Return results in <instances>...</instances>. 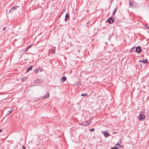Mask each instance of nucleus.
<instances>
[{"instance_id": "nucleus-21", "label": "nucleus", "mask_w": 149, "mask_h": 149, "mask_svg": "<svg viewBox=\"0 0 149 149\" xmlns=\"http://www.w3.org/2000/svg\"><path fill=\"white\" fill-rule=\"evenodd\" d=\"M132 3H130V6H129L130 7H132Z\"/></svg>"}, {"instance_id": "nucleus-27", "label": "nucleus", "mask_w": 149, "mask_h": 149, "mask_svg": "<svg viewBox=\"0 0 149 149\" xmlns=\"http://www.w3.org/2000/svg\"><path fill=\"white\" fill-rule=\"evenodd\" d=\"M6 27H4V28H3V30H5V29H6Z\"/></svg>"}, {"instance_id": "nucleus-23", "label": "nucleus", "mask_w": 149, "mask_h": 149, "mask_svg": "<svg viewBox=\"0 0 149 149\" xmlns=\"http://www.w3.org/2000/svg\"><path fill=\"white\" fill-rule=\"evenodd\" d=\"M25 78V77H24V78H22L21 79V80L22 81H23L24 80V79Z\"/></svg>"}, {"instance_id": "nucleus-7", "label": "nucleus", "mask_w": 149, "mask_h": 149, "mask_svg": "<svg viewBox=\"0 0 149 149\" xmlns=\"http://www.w3.org/2000/svg\"><path fill=\"white\" fill-rule=\"evenodd\" d=\"M69 15L67 13L65 15V18L64 19L65 21V22H66V21L68 20V18Z\"/></svg>"}, {"instance_id": "nucleus-18", "label": "nucleus", "mask_w": 149, "mask_h": 149, "mask_svg": "<svg viewBox=\"0 0 149 149\" xmlns=\"http://www.w3.org/2000/svg\"><path fill=\"white\" fill-rule=\"evenodd\" d=\"M121 142H122L121 140V139H120V140H119L118 143H119L120 144V143H121Z\"/></svg>"}, {"instance_id": "nucleus-26", "label": "nucleus", "mask_w": 149, "mask_h": 149, "mask_svg": "<svg viewBox=\"0 0 149 149\" xmlns=\"http://www.w3.org/2000/svg\"><path fill=\"white\" fill-rule=\"evenodd\" d=\"M142 60H139V62H142Z\"/></svg>"}, {"instance_id": "nucleus-12", "label": "nucleus", "mask_w": 149, "mask_h": 149, "mask_svg": "<svg viewBox=\"0 0 149 149\" xmlns=\"http://www.w3.org/2000/svg\"><path fill=\"white\" fill-rule=\"evenodd\" d=\"M13 109H12L11 110H10L8 111V112L7 113V114H6V115H8L11 112H12L13 110Z\"/></svg>"}, {"instance_id": "nucleus-15", "label": "nucleus", "mask_w": 149, "mask_h": 149, "mask_svg": "<svg viewBox=\"0 0 149 149\" xmlns=\"http://www.w3.org/2000/svg\"><path fill=\"white\" fill-rule=\"evenodd\" d=\"M88 95L87 94H82L81 96H87Z\"/></svg>"}, {"instance_id": "nucleus-24", "label": "nucleus", "mask_w": 149, "mask_h": 149, "mask_svg": "<svg viewBox=\"0 0 149 149\" xmlns=\"http://www.w3.org/2000/svg\"><path fill=\"white\" fill-rule=\"evenodd\" d=\"M22 149H26L24 147V146H22Z\"/></svg>"}, {"instance_id": "nucleus-25", "label": "nucleus", "mask_w": 149, "mask_h": 149, "mask_svg": "<svg viewBox=\"0 0 149 149\" xmlns=\"http://www.w3.org/2000/svg\"><path fill=\"white\" fill-rule=\"evenodd\" d=\"M53 52H52V54H54V52L55 51V49H53Z\"/></svg>"}, {"instance_id": "nucleus-20", "label": "nucleus", "mask_w": 149, "mask_h": 149, "mask_svg": "<svg viewBox=\"0 0 149 149\" xmlns=\"http://www.w3.org/2000/svg\"><path fill=\"white\" fill-rule=\"evenodd\" d=\"M94 128H92V129H91L90 130V131H94Z\"/></svg>"}, {"instance_id": "nucleus-29", "label": "nucleus", "mask_w": 149, "mask_h": 149, "mask_svg": "<svg viewBox=\"0 0 149 149\" xmlns=\"http://www.w3.org/2000/svg\"><path fill=\"white\" fill-rule=\"evenodd\" d=\"M28 49H27V48H26V50L25 51H27Z\"/></svg>"}, {"instance_id": "nucleus-30", "label": "nucleus", "mask_w": 149, "mask_h": 149, "mask_svg": "<svg viewBox=\"0 0 149 149\" xmlns=\"http://www.w3.org/2000/svg\"><path fill=\"white\" fill-rule=\"evenodd\" d=\"M36 71H38V70H37V69H36Z\"/></svg>"}, {"instance_id": "nucleus-6", "label": "nucleus", "mask_w": 149, "mask_h": 149, "mask_svg": "<svg viewBox=\"0 0 149 149\" xmlns=\"http://www.w3.org/2000/svg\"><path fill=\"white\" fill-rule=\"evenodd\" d=\"M104 136L105 137H107L108 136H109V133L107 132H104Z\"/></svg>"}, {"instance_id": "nucleus-10", "label": "nucleus", "mask_w": 149, "mask_h": 149, "mask_svg": "<svg viewBox=\"0 0 149 149\" xmlns=\"http://www.w3.org/2000/svg\"><path fill=\"white\" fill-rule=\"evenodd\" d=\"M66 79V78L65 77H63L62 78V81L63 82L65 81Z\"/></svg>"}, {"instance_id": "nucleus-22", "label": "nucleus", "mask_w": 149, "mask_h": 149, "mask_svg": "<svg viewBox=\"0 0 149 149\" xmlns=\"http://www.w3.org/2000/svg\"><path fill=\"white\" fill-rule=\"evenodd\" d=\"M113 133L114 134H117V132H113Z\"/></svg>"}, {"instance_id": "nucleus-5", "label": "nucleus", "mask_w": 149, "mask_h": 149, "mask_svg": "<svg viewBox=\"0 0 149 149\" xmlns=\"http://www.w3.org/2000/svg\"><path fill=\"white\" fill-rule=\"evenodd\" d=\"M32 67L33 66L32 65H30L29 67H28L26 71V72H27L31 70L32 69Z\"/></svg>"}, {"instance_id": "nucleus-1", "label": "nucleus", "mask_w": 149, "mask_h": 149, "mask_svg": "<svg viewBox=\"0 0 149 149\" xmlns=\"http://www.w3.org/2000/svg\"><path fill=\"white\" fill-rule=\"evenodd\" d=\"M145 117V116L142 113H141L138 116L139 119L141 120H143Z\"/></svg>"}, {"instance_id": "nucleus-9", "label": "nucleus", "mask_w": 149, "mask_h": 149, "mask_svg": "<svg viewBox=\"0 0 149 149\" xmlns=\"http://www.w3.org/2000/svg\"><path fill=\"white\" fill-rule=\"evenodd\" d=\"M142 62L144 63H148V60L147 59H145V60H143Z\"/></svg>"}, {"instance_id": "nucleus-17", "label": "nucleus", "mask_w": 149, "mask_h": 149, "mask_svg": "<svg viewBox=\"0 0 149 149\" xmlns=\"http://www.w3.org/2000/svg\"><path fill=\"white\" fill-rule=\"evenodd\" d=\"M118 149V147L116 148V147H114L113 148H111V149Z\"/></svg>"}, {"instance_id": "nucleus-19", "label": "nucleus", "mask_w": 149, "mask_h": 149, "mask_svg": "<svg viewBox=\"0 0 149 149\" xmlns=\"http://www.w3.org/2000/svg\"><path fill=\"white\" fill-rule=\"evenodd\" d=\"M32 45H30V46H28L27 47V49H29V48H30Z\"/></svg>"}, {"instance_id": "nucleus-8", "label": "nucleus", "mask_w": 149, "mask_h": 149, "mask_svg": "<svg viewBox=\"0 0 149 149\" xmlns=\"http://www.w3.org/2000/svg\"><path fill=\"white\" fill-rule=\"evenodd\" d=\"M49 93H47L46 95H45L44 96H43L42 97V99H45V98H47L49 97Z\"/></svg>"}, {"instance_id": "nucleus-11", "label": "nucleus", "mask_w": 149, "mask_h": 149, "mask_svg": "<svg viewBox=\"0 0 149 149\" xmlns=\"http://www.w3.org/2000/svg\"><path fill=\"white\" fill-rule=\"evenodd\" d=\"M116 9H117V8H116L115 10H113V13H112V15L113 16L114 15V14H115V13H116Z\"/></svg>"}, {"instance_id": "nucleus-16", "label": "nucleus", "mask_w": 149, "mask_h": 149, "mask_svg": "<svg viewBox=\"0 0 149 149\" xmlns=\"http://www.w3.org/2000/svg\"><path fill=\"white\" fill-rule=\"evenodd\" d=\"M81 125H83V126H88V125H87V124H84L83 123H82L81 124Z\"/></svg>"}, {"instance_id": "nucleus-28", "label": "nucleus", "mask_w": 149, "mask_h": 149, "mask_svg": "<svg viewBox=\"0 0 149 149\" xmlns=\"http://www.w3.org/2000/svg\"><path fill=\"white\" fill-rule=\"evenodd\" d=\"M2 131V130L0 128V132H1Z\"/></svg>"}, {"instance_id": "nucleus-13", "label": "nucleus", "mask_w": 149, "mask_h": 149, "mask_svg": "<svg viewBox=\"0 0 149 149\" xmlns=\"http://www.w3.org/2000/svg\"><path fill=\"white\" fill-rule=\"evenodd\" d=\"M120 143H117V144H116V145L115 146V147H116V148H118V147H120Z\"/></svg>"}, {"instance_id": "nucleus-4", "label": "nucleus", "mask_w": 149, "mask_h": 149, "mask_svg": "<svg viewBox=\"0 0 149 149\" xmlns=\"http://www.w3.org/2000/svg\"><path fill=\"white\" fill-rule=\"evenodd\" d=\"M17 7H19V6H15L13 7L10 10L9 12L11 13H12L14 10H16Z\"/></svg>"}, {"instance_id": "nucleus-14", "label": "nucleus", "mask_w": 149, "mask_h": 149, "mask_svg": "<svg viewBox=\"0 0 149 149\" xmlns=\"http://www.w3.org/2000/svg\"><path fill=\"white\" fill-rule=\"evenodd\" d=\"M134 47H132L131 49H130V52H132L134 50Z\"/></svg>"}, {"instance_id": "nucleus-3", "label": "nucleus", "mask_w": 149, "mask_h": 149, "mask_svg": "<svg viewBox=\"0 0 149 149\" xmlns=\"http://www.w3.org/2000/svg\"><path fill=\"white\" fill-rule=\"evenodd\" d=\"M106 21L110 24L112 23L113 22L114 19L113 17H110L108 20H107Z\"/></svg>"}, {"instance_id": "nucleus-2", "label": "nucleus", "mask_w": 149, "mask_h": 149, "mask_svg": "<svg viewBox=\"0 0 149 149\" xmlns=\"http://www.w3.org/2000/svg\"><path fill=\"white\" fill-rule=\"evenodd\" d=\"M135 51L138 53L140 54L141 52V49L140 46H137L136 48Z\"/></svg>"}]
</instances>
